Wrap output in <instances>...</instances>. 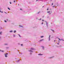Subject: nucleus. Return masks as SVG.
I'll return each mask as SVG.
<instances>
[{
  "instance_id": "nucleus-1",
  "label": "nucleus",
  "mask_w": 64,
  "mask_h": 64,
  "mask_svg": "<svg viewBox=\"0 0 64 64\" xmlns=\"http://www.w3.org/2000/svg\"><path fill=\"white\" fill-rule=\"evenodd\" d=\"M2 32H0V35H2Z\"/></svg>"
},
{
  "instance_id": "nucleus-2",
  "label": "nucleus",
  "mask_w": 64,
  "mask_h": 64,
  "mask_svg": "<svg viewBox=\"0 0 64 64\" xmlns=\"http://www.w3.org/2000/svg\"><path fill=\"white\" fill-rule=\"evenodd\" d=\"M38 55H42V54H38Z\"/></svg>"
},
{
  "instance_id": "nucleus-3",
  "label": "nucleus",
  "mask_w": 64,
  "mask_h": 64,
  "mask_svg": "<svg viewBox=\"0 0 64 64\" xmlns=\"http://www.w3.org/2000/svg\"><path fill=\"white\" fill-rule=\"evenodd\" d=\"M44 37V36H40V37H41V38H43Z\"/></svg>"
},
{
  "instance_id": "nucleus-4",
  "label": "nucleus",
  "mask_w": 64,
  "mask_h": 64,
  "mask_svg": "<svg viewBox=\"0 0 64 64\" xmlns=\"http://www.w3.org/2000/svg\"><path fill=\"white\" fill-rule=\"evenodd\" d=\"M48 13H50V11H48L47 12Z\"/></svg>"
},
{
  "instance_id": "nucleus-5",
  "label": "nucleus",
  "mask_w": 64,
  "mask_h": 64,
  "mask_svg": "<svg viewBox=\"0 0 64 64\" xmlns=\"http://www.w3.org/2000/svg\"><path fill=\"white\" fill-rule=\"evenodd\" d=\"M5 57H7V55H5Z\"/></svg>"
},
{
  "instance_id": "nucleus-6",
  "label": "nucleus",
  "mask_w": 64,
  "mask_h": 64,
  "mask_svg": "<svg viewBox=\"0 0 64 64\" xmlns=\"http://www.w3.org/2000/svg\"><path fill=\"white\" fill-rule=\"evenodd\" d=\"M8 9L9 10H10V8H8Z\"/></svg>"
},
{
  "instance_id": "nucleus-7",
  "label": "nucleus",
  "mask_w": 64,
  "mask_h": 64,
  "mask_svg": "<svg viewBox=\"0 0 64 64\" xmlns=\"http://www.w3.org/2000/svg\"><path fill=\"white\" fill-rule=\"evenodd\" d=\"M43 40V39H42V40H40V41H43V40Z\"/></svg>"
},
{
  "instance_id": "nucleus-8",
  "label": "nucleus",
  "mask_w": 64,
  "mask_h": 64,
  "mask_svg": "<svg viewBox=\"0 0 64 64\" xmlns=\"http://www.w3.org/2000/svg\"><path fill=\"white\" fill-rule=\"evenodd\" d=\"M31 50H33L34 49V48H31Z\"/></svg>"
},
{
  "instance_id": "nucleus-9",
  "label": "nucleus",
  "mask_w": 64,
  "mask_h": 64,
  "mask_svg": "<svg viewBox=\"0 0 64 64\" xmlns=\"http://www.w3.org/2000/svg\"><path fill=\"white\" fill-rule=\"evenodd\" d=\"M4 45H7V44H4Z\"/></svg>"
},
{
  "instance_id": "nucleus-10",
  "label": "nucleus",
  "mask_w": 64,
  "mask_h": 64,
  "mask_svg": "<svg viewBox=\"0 0 64 64\" xmlns=\"http://www.w3.org/2000/svg\"><path fill=\"white\" fill-rule=\"evenodd\" d=\"M40 12H38L37 14H39V13H40Z\"/></svg>"
},
{
  "instance_id": "nucleus-11",
  "label": "nucleus",
  "mask_w": 64,
  "mask_h": 64,
  "mask_svg": "<svg viewBox=\"0 0 64 64\" xmlns=\"http://www.w3.org/2000/svg\"><path fill=\"white\" fill-rule=\"evenodd\" d=\"M51 30L52 31H53V32L54 31V30Z\"/></svg>"
},
{
  "instance_id": "nucleus-12",
  "label": "nucleus",
  "mask_w": 64,
  "mask_h": 64,
  "mask_svg": "<svg viewBox=\"0 0 64 64\" xmlns=\"http://www.w3.org/2000/svg\"><path fill=\"white\" fill-rule=\"evenodd\" d=\"M61 40H62V41H64V40H63V39H61Z\"/></svg>"
},
{
  "instance_id": "nucleus-13",
  "label": "nucleus",
  "mask_w": 64,
  "mask_h": 64,
  "mask_svg": "<svg viewBox=\"0 0 64 64\" xmlns=\"http://www.w3.org/2000/svg\"><path fill=\"white\" fill-rule=\"evenodd\" d=\"M14 33H15V32H16V30H14Z\"/></svg>"
},
{
  "instance_id": "nucleus-14",
  "label": "nucleus",
  "mask_w": 64,
  "mask_h": 64,
  "mask_svg": "<svg viewBox=\"0 0 64 64\" xmlns=\"http://www.w3.org/2000/svg\"><path fill=\"white\" fill-rule=\"evenodd\" d=\"M58 40H60H60H61V39H60V38H58Z\"/></svg>"
},
{
  "instance_id": "nucleus-15",
  "label": "nucleus",
  "mask_w": 64,
  "mask_h": 64,
  "mask_svg": "<svg viewBox=\"0 0 64 64\" xmlns=\"http://www.w3.org/2000/svg\"><path fill=\"white\" fill-rule=\"evenodd\" d=\"M0 12H1V13H3V12H1V10H0Z\"/></svg>"
},
{
  "instance_id": "nucleus-16",
  "label": "nucleus",
  "mask_w": 64,
  "mask_h": 64,
  "mask_svg": "<svg viewBox=\"0 0 64 64\" xmlns=\"http://www.w3.org/2000/svg\"><path fill=\"white\" fill-rule=\"evenodd\" d=\"M10 32H12V31L11 30L10 31Z\"/></svg>"
},
{
  "instance_id": "nucleus-17",
  "label": "nucleus",
  "mask_w": 64,
  "mask_h": 64,
  "mask_svg": "<svg viewBox=\"0 0 64 64\" xmlns=\"http://www.w3.org/2000/svg\"><path fill=\"white\" fill-rule=\"evenodd\" d=\"M50 35L49 36V38L50 39Z\"/></svg>"
},
{
  "instance_id": "nucleus-18",
  "label": "nucleus",
  "mask_w": 64,
  "mask_h": 64,
  "mask_svg": "<svg viewBox=\"0 0 64 64\" xmlns=\"http://www.w3.org/2000/svg\"><path fill=\"white\" fill-rule=\"evenodd\" d=\"M4 22H6V21L5 20L4 21Z\"/></svg>"
},
{
  "instance_id": "nucleus-19",
  "label": "nucleus",
  "mask_w": 64,
  "mask_h": 64,
  "mask_svg": "<svg viewBox=\"0 0 64 64\" xmlns=\"http://www.w3.org/2000/svg\"><path fill=\"white\" fill-rule=\"evenodd\" d=\"M14 3H15V0H14Z\"/></svg>"
},
{
  "instance_id": "nucleus-20",
  "label": "nucleus",
  "mask_w": 64,
  "mask_h": 64,
  "mask_svg": "<svg viewBox=\"0 0 64 64\" xmlns=\"http://www.w3.org/2000/svg\"><path fill=\"white\" fill-rule=\"evenodd\" d=\"M18 36H19V37H21V36H20V35L19 34V35H18Z\"/></svg>"
},
{
  "instance_id": "nucleus-21",
  "label": "nucleus",
  "mask_w": 64,
  "mask_h": 64,
  "mask_svg": "<svg viewBox=\"0 0 64 64\" xmlns=\"http://www.w3.org/2000/svg\"><path fill=\"white\" fill-rule=\"evenodd\" d=\"M10 4H11V2H10Z\"/></svg>"
},
{
  "instance_id": "nucleus-22",
  "label": "nucleus",
  "mask_w": 64,
  "mask_h": 64,
  "mask_svg": "<svg viewBox=\"0 0 64 64\" xmlns=\"http://www.w3.org/2000/svg\"><path fill=\"white\" fill-rule=\"evenodd\" d=\"M39 1V0H36V1Z\"/></svg>"
},
{
  "instance_id": "nucleus-23",
  "label": "nucleus",
  "mask_w": 64,
  "mask_h": 64,
  "mask_svg": "<svg viewBox=\"0 0 64 64\" xmlns=\"http://www.w3.org/2000/svg\"><path fill=\"white\" fill-rule=\"evenodd\" d=\"M53 7H55V6H53Z\"/></svg>"
},
{
  "instance_id": "nucleus-24",
  "label": "nucleus",
  "mask_w": 64,
  "mask_h": 64,
  "mask_svg": "<svg viewBox=\"0 0 64 64\" xmlns=\"http://www.w3.org/2000/svg\"><path fill=\"white\" fill-rule=\"evenodd\" d=\"M52 5H53V3H52Z\"/></svg>"
},
{
  "instance_id": "nucleus-25",
  "label": "nucleus",
  "mask_w": 64,
  "mask_h": 64,
  "mask_svg": "<svg viewBox=\"0 0 64 64\" xmlns=\"http://www.w3.org/2000/svg\"><path fill=\"white\" fill-rule=\"evenodd\" d=\"M42 47L43 48V49H44V46H42Z\"/></svg>"
},
{
  "instance_id": "nucleus-26",
  "label": "nucleus",
  "mask_w": 64,
  "mask_h": 64,
  "mask_svg": "<svg viewBox=\"0 0 64 64\" xmlns=\"http://www.w3.org/2000/svg\"><path fill=\"white\" fill-rule=\"evenodd\" d=\"M43 24V22H42V24Z\"/></svg>"
},
{
  "instance_id": "nucleus-27",
  "label": "nucleus",
  "mask_w": 64,
  "mask_h": 64,
  "mask_svg": "<svg viewBox=\"0 0 64 64\" xmlns=\"http://www.w3.org/2000/svg\"><path fill=\"white\" fill-rule=\"evenodd\" d=\"M15 35H14V37H15Z\"/></svg>"
},
{
  "instance_id": "nucleus-28",
  "label": "nucleus",
  "mask_w": 64,
  "mask_h": 64,
  "mask_svg": "<svg viewBox=\"0 0 64 64\" xmlns=\"http://www.w3.org/2000/svg\"><path fill=\"white\" fill-rule=\"evenodd\" d=\"M22 45H23V44H21V46H22Z\"/></svg>"
},
{
  "instance_id": "nucleus-29",
  "label": "nucleus",
  "mask_w": 64,
  "mask_h": 64,
  "mask_svg": "<svg viewBox=\"0 0 64 64\" xmlns=\"http://www.w3.org/2000/svg\"><path fill=\"white\" fill-rule=\"evenodd\" d=\"M4 12L5 13H6V12Z\"/></svg>"
},
{
  "instance_id": "nucleus-30",
  "label": "nucleus",
  "mask_w": 64,
  "mask_h": 64,
  "mask_svg": "<svg viewBox=\"0 0 64 64\" xmlns=\"http://www.w3.org/2000/svg\"><path fill=\"white\" fill-rule=\"evenodd\" d=\"M57 44H59V43H57Z\"/></svg>"
},
{
  "instance_id": "nucleus-31",
  "label": "nucleus",
  "mask_w": 64,
  "mask_h": 64,
  "mask_svg": "<svg viewBox=\"0 0 64 64\" xmlns=\"http://www.w3.org/2000/svg\"><path fill=\"white\" fill-rule=\"evenodd\" d=\"M42 21H44V20H42Z\"/></svg>"
},
{
  "instance_id": "nucleus-32",
  "label": "nucleus",
  "mask_w": 64,
  "mask_h": 64,
  "mask_svg": "<svg viewBox=\"0 0 64 64\" xmlns=\"http://www.w3.org/2000/svg\"><path fill=\"white\" fill-rule=\"evenodd\" d=\"M47 10H48V9H47Z\"/></svg>"
},
{
  "instance_id": "nucleus-33",
  "label": "nucleus",
  "mask_w": 64,
  "mask_h": 64,
  "mask_svg": "<svg viewBox=\"0 0 64 64\" xmlns=\"http://www.w3.org/2000/svg\"><path fill=\"white\" fill-rule=\"evenodd\" d=\"M40 20H41V18H40Z\"/></svg>"
},
{
  "instance_id": "nucleus-34",
  "label": "nucleus",
  "mask_w": 64,
  "mask_h": 64,
  "mask_svg": "<svg viewBox=\"0 0 64 64\" xmlns=\"http://www.w3.org/2000/svg\"><path fill=\"white\" fill-rule=\"evenodd\" d=\"M31 51V50H30V51Z\"/></svg>"
},
{
  "instance_id": "nucleus-35",
  "label": "nucleus",
  "mask_w": 64,
  "mask_h": 64,
  "mask_svg": "<svg viewBox=\"0 0 64 64\" xmlns=\"http://www.w3.org/2000/svg\"><path fill=\"white\" fill-rule=\"evenodd\" d=\"M6 54H5L6 55Z\"/></svg>"
},
{
  "instance_id": "nucleus-36",
  "label": "nucleus",
  "mask_w": 64,
  "mask_h": 64,
  "mask_svg": "<svg viewBox=\"0 0 64 64\" xmlns=\"http://www.w3.org/2000/svg\"><path fill=\"white\" fill-rule=\"evenodd\" d=\"M20 10H22V9H20Z\"/></svg>"
},
{
  "instance_id": "nucleus-37",
  "label": "nucleus",
  "mask_w": 64,
  "mask_h": 64,
  "mask_svg": "<svg viewBox=\"0 0 64 64\" xmlns=\"http://www.w3.org/2000/svg\"><path fill=\"white\" fill-rule=\"evenodd\" d=\"M2 52H3V51H2Z\"/></svg>"
},
{
  "instance_id": "nucleus-38",
  "label": "nucleus",
  "mask_w": 64,
  "mask_h": 64,
  "mask_svg": "<svg viewBox=\"0 0 64 64\" xmlns=\"http://www.w3.org/2000/svg\"><path fill=\"white\" fill-rule=\"evenodd\" d=\"M54 42L55 41V40H54Z\"/></svg>"
}]
</instances>
